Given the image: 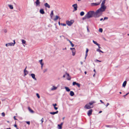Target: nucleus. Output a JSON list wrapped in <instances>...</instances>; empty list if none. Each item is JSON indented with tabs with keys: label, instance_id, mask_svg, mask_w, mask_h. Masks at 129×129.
Returning a JSON list of instances; mask_svg holds the SVG:
<instances>
[{
	"label": "nucleus",
	"instance_id": "f257e3e1",
	"mask_svg": "<svg viewBox=\"0 0 129 129\" xmlns=\"http://www.w3.org/2000/svg\"><path fill=\"white\" fill-rule=\"evenodd\" d=\"M104 11H105L100 8L95 12H94V17L95 18L99 17L102 15V12Z\"/></svg>",
	"mask_w": 129,
	"mask_h": 129
},
{
	"label": "nucleus",
	"instance_id": "f03ea898",
	"mask_svg": "<svg viewBox=\"0 0 129 129\" xmlns=\"http://www.w3.org/2000/svg\"><path fill=\"white\" fill-rule=\"evenodd\" d=\"M94 11H90L88 12L86 15L87 16V19L94 17Z\"/></svg>",
	"mask_w": 129,
	"mask_h": 129
},
{
	"label": "nucleus",
	"instance_id": "7ed1b4c3",
	"mask_svg": "<svg viewBox=\"0 0 129 129\" xmlns=\"http://www.w3.org/2000/svg\"><path fill=\"white\" fill-rule=\"evenodd\" d=\"M106 0H103L101 4V7L100 8L105 11L106 10L107 7L105 5Z\"/></svg>",
	"mask_w": 129,
	"mask_h": 129
},
{
	"label": "nucleus",
	"instance_id": "20e7f679",
	"mask_svg": "<svg viewBox=\"0 0 129 129\" xmlns=\"http://www.w3.org/2000/svg\"><path fill=\"white\" fill-rule=\"evenodd\" d=\"M93 107V106H90V105L89 104H86L84 107V108L87 109H89Z\"/></svg>",
	"mask_w": 129,
	"mask_h": 129
},
{
	"label": "nucleus",
	"instance_id": "39448f33",
	"mask_svg": "<svg viewBox=\"0 0 129 129\" xmlns=\"http://www.w3.org/2000/svg\"><path fill=\"white\" fill-rule=\"evenodd\" d=\"M74 21L73 20H71L70 21H67L66 23L69 26H71L73 23Z\"/></svg>",
	"mask_w": 129,
	"mask_h": 129
},
{
	"label": "nucleus",
	"instance_id": "423d86ee",
	"mask_svg": "<svg viewBox=\"0 0 129 129\" xmlns=\"http://www.w3.org/2000/svg\"><path fill=\"white\" fill-rule=\"evenodd\" d=\"M102 0H101L100 2H99L96 3H91V4L92 6H97L99 5L101 3Z\"/></svg>",
	"mask_w": 129,
	"mask_h": 129
},
{
	"label": "nucleus",
	"instance_id": "0eeeda50",
	"mask_svg": "<svg viewBox=\"0 0 129 129\" xmlns=\"http://www.w3.org/2000/svg\"><path fill=\"white\" fill-rule=\"evenodd\" d=\"M72 7L74 8V11H76L77 10V8L78 7L77 5V4H73L72 5Z\"/></svg>",
	"mask_w": 129,
	"mask_h": 129
},
{
	"label": "nucleus",
	"instance_id": "6e6552de",
	"mask_svg": "<svg viewBox=\"0 0 129 129\" xmlns=\"http://www.w3.org/2000/svg\"><path fill=\"white\" fill-rule=\"evenodd\" d=\"M14 43H8L9 46H14L16 43L15 42V40L13 41Z\"/></svg>",
	"mask_w": 129,
	"mask_h": 129
},
{
	"label": "nucleus",
	"instance_id": "1a4fd4ad",
	"mask_svg": "<svg viewBox=\"0 0 129 129\" xmlns=\"http://www.w3.org/2000/svg\"><path fill=\"white\" fill-rule=\"evenodd\" d=\"M73 85H77L79 87H80V84L77 83L76 82H74L73 83Z\"/></svg>",
	"mask_w": 129,
	"mask_h": 129
},
{
	"label": "nucleus",
	"instance_id": "9d476101",
	"mask_svg": "<svg viewBox=\"0 0 129 129\" xmlns=\"http://www.w3.org/2000/svg\"><path fill=\"white\" fill-rule=\"evenodd\" d=\"M92 109H90V110H89L87 112L88 115L89 116H90L92 114Z\"/></svg>",
	"mask_w": 129,
	"mask_h": 129
},
{
	"label": "nucleus",
	"instance_id": "9b49d317",
	"mask_svg": "<svg viewBox=\"0 0 129 129\" xmlns=\"http://www.w3.org/2000/svg\"><path fill=\"white\" fill-rule=\"evenodd\" d=\"M63 124V122H61L60 124L58 125V129H61L62 128V125Z\"/></svg>",
	"mask_w": 129,
	"mask_h": 129
},
{
	"label": "nucleus",
	"instance_id": "f8f14e48",
	"mask_svg": "<svg viewBox=\"0 0 129 129\" xmlns=\"http://www.w3.org/2000/svg\"><path fill=\"white\" fill-rule=\"evenodd\" d=\"M30 75L34 80L35 81L37 80V79L35 77V75L34 74H31Z\"/></svg>",
	"mask_w": 129,
	"mask_h": 129
},
{
	"label": "nucleus",
	"instance_id": "ddd939ff",
	"mask_svg": "<svg viewBox=\"0 0 129 129\" xmlns=\"http://www.w3.org/2000/svg\"><path fill=\"white\" fill-rule=\"evenodd\" d=\"M35 3L36 4V6H40V1H36L35 2Z\"/></svg>",
	"mask_w": 129,
	"mask_h": 129
},
{
	"label": "nucleus",
	"instance_id": "4468645a",
	"mask_svg": "<svg viewBox=\"0 0 129 129\" xmlns=\"http://www.w3.org/2000/svg\"><path fill=\"white\" fill-rule=\"evenodd\" d=\"M44 6L47 8H50V6L47 3H45L44 5Z\"/></svg>",
	"mask_w": 129,
	"mask_h": 129
},
{
	"label": "nucleus",
	"instance_id": "2eb2a0df",
	"mask_svg": "<svg viewBox=\"0 0 129 129\" xmlns=\"http://www.w3.org/2000/svg\"><path fill=\"white\" fill-rule=\"evenodd\" d=\"M26 67L25 69L24 70V76H25L28 73V72L26 70Z\"/></svg>",
	"mask_w": 129,
	"mask_h": 129
},
{
	"label": "nucleus",
	"instance_id": "dca6fc26",
	"mask_svg": "<svg viewBox=\"0 0 129 129\" xmlns=\"http://www.w3.org/2000/svg\"><path fill=\"white\" fill-rule=\"evenodd\" d=\"M88 48H87L86 49V53H85V59H86V57H87V55H88Z\"/></svg>",
	"mask_w": 129,
	"mask_h": 129
},
{
	"label": "nucleus",
	"instance_id": "f3484780",
	"mask_svg": "<svg viewBox=\"0 0 129 129\" xmlns=\"http://www.w3.org/2000/svg\"><path fill=\"white\" fill-rule=\"evenodd\" d=\"M40 12L41 14H43L45 13L44 11V10L42 9L40 10Z\"/></svg>",
	"mask_w": 129,
	"mask_h": 129
},
{
	"label": "nucleus",
	"instance_id": "a211bd4d",
	"mask_svg": "<svg viewBox=\"0 0 129 129\" xmlns=\"http://www.w3.org/2000/svg\"><path fill=\"white\" fill-rule=\"evenodd\" d=\"M28 110L30 112L32 113H34V111H33L31 109L30 107H28Z\"/></svg>",
	"mask_w": 129,
	"mask_h": 129
},
{
	"label": "nucleus",
	"instance_id": "6ab92c4d",
	"mask_svg": "<svg viewBox=\"0 0 129 129\" xmlns=\"http://www.w3.org/2000/svg\"><path fill=\"white\" fill-rule=\"evenodd\" d=\"M58 111H57L55 112H50V114H51L52 115H54L55 114H57L58 113Z\"/></svg>",
	"mask_w": 129,
	"mask_h": 129
},
{
	"label": "nucleus",
	"instance_id": "aec40b11",
	"mask_svg": "<svg viewBox=\"0 0 129 129\" xmlns=\"http://www.w3.org/2000/svg\"><path fill=\"white\" fill-rule=\"evenodd\" d=\"M72 55L73 56H74L75 55L76 52L75 49L74 48V50L73 49V50H72Z\"/></svg>",
	"mask_w": 129,
	"mask_h": 129
},
{
	"label": "nucleus",
	"instance_id": "412c9836",
	"mask_svg": "<svg viewBox=\"0 0 129 129\" xmlns=\"http://www.w3.org/2000/svg\"><path fill=\"white\" fill-rule=\"evenodd\" d=\"M74 94V92L72 91H71L70 92V95L71 96H73Z\"/></svg>",
	"mask_w": 129,
	"mask_h": 129
},
{
	"label": "nucleus",
	"instance_id": "4be33fe9",
	"mask_svg": "<svg viewBox=\"0 0 129 129\" xmlns=\"http://www.w3.org/2000/svg\"><path fill=\"white\" fill-rule=\"evenodd\" d=\"M64 88L66 89L67 91L69 92L70 91V89L68 87H65Z\"/></svg>",
	"mask_w": 129,
	"mask_h": 129
},
{
	"label": "nucleus",
	"instance_id": "5701e85b",
	"mask_svg": "<svg viewBox=\"0 0 129 129\" xmlns=\"http://www.w3.org/2000/svg\"><path fill=\"white\" fill-rule=\"evenodd\" d=\"M8 5L10 9H13V7L12 5Z\"/></svg>",
	"mask_w": 129,
	"mask_h": 129
},
{
	"label": "nucleus",
	"instance_id": "b1692460",
	"mask_svg": "<svg viewBox=\"0 0 129 129\" xmlns=\"http://www.w3.org/2000/svg\"><path fill=\"white\" fill-rule=\"evenodd\" d=\"M126 81H125L123 83L122 86L123 87H125L126 86Z\"/></svg>",
	"mask_w": 129,
	"mask_h": 129
},
{
	"label": "nucleus",
	"instance_id": "393cba45",
	"mask_svg": "<svg viewBox=\"0 0 129 129\" xmlns=\"http://www.w3.org/2000/svg\"><path fill=\"white\" fill-rule=\"evenodd\" d=\"M95 102L94 101H92L89 102V104L90 105H92L94 103H95Z\"/></svg>",
	"mask_w": 129,
	"mask_h": 129
},
{
	"label": "nucleus",
	"instance_id": "a878e982",
	"mask_svg": "<svg viewBox=\"0 0 129 129\" xmlns=\"http://www.w3.org/2000/svg\"><path fill=\"white\" fill-rule=\"evenodd\" d=\"M59 17L58 16H55V18L54 19V20H56L59 18Z\"/></svg>",
	"mask_w": 129,
	"mask_h": 129
},
{
	"label": "nucleus",
	"instance_id": "bb28decb",
	"mask_svg": "<svg viewBox=\"0 0 129 129\" xmlns=\"http://www.w3.org/2000/svg\"><path fill=\"white\" fill-rule=\"evenodd\" d=\"M21 41L22 43L23 44H25L26 43V41L25 40H24L22 39L21 40Z\"/></svg>",
	"mask_w": 129,
	"mask_h": 129
},
{
	"label": "nucleus",
	"instance_id": "cd10ccee",
	"mask_svg": "<svg viewBox=\"0 0 129 129\" xmlns=\"http://www.w3.org/2000/svg\"><path fill=\"white\" fill-rule=\"evenodd\" d=\"M56 88H57V87H55L54 86H53V87L51 89V90H55V89H56Z\"/></svg>",
	"mask_w": 129,
	"mask_h": 129
},
{
	"label": "nucleus",
	"instance_id": "c85d7f7f",
	"mask_svg": "<svg viewBox=\"0 0 129 129\" xmlns=\"http://www.w3.org/2000/svg\"><path fill=\"white\" fill-rule=\"evenodd\" d=\"M93 42L96 45H99V44L98 43L96 42L94 40H93Z\"/></svg>",
	"mask_w": 129,
	"mask_h": 129
},
{
	"label": "nucleus",
	"instance_id": "c756f323",
	"mask_svg": "<svg viewBox=\"0 0 129 129\" xmlns=\"http://www.w3.org/2000/svg\"><path fill=\"white\" fill-rule=\"evenodd\" d=\"M84 14V12L82 11L80 13V15L81 16H83Z\"/></svg>",
	"mask_w": 129,
	"mask_h": 129
},
{
	"label": "nucleus",
	"instance_id": "7c9ffc66",
	"mask_svg": "<svg viewBox=\"0 0 129 129\" xmlns=\"http://www.w3.org/2000/svg\"><path fill=\"white\" fill-rule=\"evenodd\" d=\"M86 19H87V16L86 14L85 16L82 19L83 20H84Z\"/></svg>",
	"mask_w": 129,
	"mask_h": 129
},
{
	"label": "nucleus",
	"instance_id": "2f4dec72",
	"mask_svg": "<svg viewBox=\"0 0 129 129\" xmlns=\"http://www.w3.org/2000/svg\"><path fill=\"white\" fill-rule=\"evenodd\" d=\"M53 11H51V12L50 15L51 17L52 16H53Z\"/></svg>",
	"mask_w": 129,
	"mask_h": 129
},
{
	"label": "nucleus",
	"instance_id": "473e14b6",
	"mask_svg": "<svg viewBox=\"0 0 129 129\" xmlns=\"http://www.w3.org/2000/svg\"><path fill=\"white\" fill-rule=\"evenodd\" d=\"M42 61H43V60L42 59H41V60H40L39 61V62H40V64H41V65L42 64H44L42 62Z\"/></svg>",
	"mask_w": 129,
	"mask_h": 129
},
{
	"label": "nucleus",
	"instance_id": "72a5a7b5",
	"mask_svg": "<svg viewBox=\"0 0 129 129\" xmlns=\"http://www.w3.org/2000/svg\"><path fill=\"white\" fill-rule=\"evenodd\" d=\"M106 127H112V126L110 125H107L105 126Z\"/></svg>",
	"mask_w": 129,
	"mask_h": 129
},
{
	"label": "nucleus",
	"instance_id": "f704fd0d",
	"mask_svg": "<svg viewBox=\"0 0 129 129\" xmlns=\"http://www.w3.org/2000/svg\"><path fill=\"white\" fill-rule=\"evenodd\" d=\"M99 31L100 32L102 33L103 32V29L102 28H100Z\"/></svg>",
	"mask_w": 129,
	"mask_h": 129
},
{
	"label": "nucleus",
	"instance_id": "c9c22d12",
	"mask_svg": "<svg viewBox=\"0 0 129 129\" xmlns=\"http://www.w3.org/2000/svg\"><path fill=\"white\" fill-rule=\"evenodd\" d=\"M60 24L61 25H63V26H66V24H64V23H61Z\"/></svg>",
	"mask_w": 129,
	"mask_h": 129
},
{
	"label": "nucleus",
	"instance_id": "e433bc0d",
	"mask_svg": "<svg viewBox=\"0 0 129 129\" xmlns=\"http://www.w3.org/2000/svg\"><path fill=\"white\" fill-rule=\"evenodd\" d=\"M2 115L4 117L5 115V113L4 112H3L2 113Z\"/></svg>",
	"mask_w": 129,
	"mask_h": 129
},
{
	"label": "nucleus",
	"instance_id": "4c0bfd02",
	"mask_svg": "<svg viewBox=\"0 0 129 129\" xmlns=\"http://www.w3.org/2000/svg\"><path fill=\"white\" fill-rule=\"evenodd\" d=\"M96 51L98 52H101V50L99 49H98L96 50Z\"/></svg>",
	"mask_w": 129,
	"mask_h": 129
},
{
	"label": "nucleus",
	"instance_id": "58836bf2",
	"mask_svg": "<svg viewBox=\"0 0 129 129\" xmlns=\"http://www.w3.org/2000/svg\"><path fill=\"white\" fill-rule=\"evenodd\" d=\"M36 95L38 98H40V95L38 93H37L36 94Z\"/></svg>",
	"mask_w": 129,
	"mask_h": 129
},
{
	"label": "nucleus",
	"instance_id": "ea45409f",
	"mask_svg": "<svg viewBox=\"0 0 129 129\" xmlns=\"http://www.w3.org/2000/svg\"><path fill=\"white\" fill-rule=\"evenodd\" d=\"M43 119H44L43 118H42L41 120V121L42 122L41 123H42V124L43 122L44 121V120H43Z\"/></svg>",
	"mask_w": 129,
	"mask_h": 129
},
{
	"label": "nucleus",
	"instance_id": "a19ab883",
	"mask_svg": "<svg viewBox=\"0 0 129 129\" xmlns=\"http://www.w3.org/2000/svg\"><path fill=\"white\" fill-rule=\"evenodd\" d=\"M47 71V69H46L43 70V72L45 73V72H46Z\"/></svg>",
	"mask_w": 129,
	"mask_h": 129
},
{
	"label": "nucleus",
	"instance_id": "79ce46f5",
	"mask_svg": "<svg viewBox=\"0 0 129 129\" xmlns=\"http://www.w3.org/2000/svg\"><path fill=\"white\" fill-rule=\"evenodd\" d=\"M69 77V78H67V79L68 80H70L71 79V77Z\"/></svg>",
	"mask_w": 129,
	"mask_h": 129
},
{
	"label": "nucleus",
	"instance_id": "37998d69",
	"mask_svg": "<svg viewBox=\"0 0 129 129\" xmlns=\"http://www.w3.org/2000/svg\"><path fill=\"white\" fill-rule=\"evenodd\" d=\"M108 17H104V20H105V19H108Z\"/></svg>",
	"mask_w": 129,
	"mask_h": 129
},
{
	"label": "nucleus",
	"instance_id": "c03bdc74",
	"mask_svg": "<svg viewBox=\"0 0 129 129\" xmlns=\"http://www.w3.org/2000/svg\"><path fill=\"white\" fill-rule=\"evenodd\" d=\"M26 122L27 123L28 125H29L30 124V122L29 121H26Z\"/></svg>",
	"mask_w": 129,
	"mask_h": 129
},
{
	"label": "nucleus",
	"instance_id": "a18cd8bd",
	"mask_svg": "<svg viewBox=\"0 0 129 129\" xmlns=\"http://www.w3.org/2000/svg\"><path fill=\"white\" fill-rule=\"evenodd\" d=\"M57 104H52V105L54 106V107H55L56 106H57Z\"/></svg>",
	"mask_w": 129,
	"mask_h": 129
},
{
	"label": "nucleus",
	"instance_id": "49530a36",
	"mask_svg": "<svg viewBox=\"0 0 129 129\" xmlns=\"http://www.w3.org/2000/svg\"><path fill=\"white\" fill-rule=\"evenodd\" d=\"M109 103H107V104L106 105V107H107L109 105Z\"/></svg>",
	"mask_w": 129,
	"mask_h": 129
},
{
	"label": "nucleus",
	"instance_id": "de8ad7c7",
	"mask_svg": "<svg viewBox=\"0 0 129 129\" xmlns=\"http://www.w3.org/2000/svg\"><path fill=\"white\" fill-rule=\"evenodd\" d=\"M54 109L55 110H57L58 109V108L57 107H54Z\"/></svg>",
	"mask_w": 129,
	"mask_h": 129
},
{
	"label": "nucleus",
	"instance_id": "09e8293b",
	"mask_svg": "<svg viewBox=\"0 0 129 129\" xmlns=\"http://www.w3.org/2000/svg\"><path fill=\"white\" fill-rule=\"evenodd\" d=\"M71 45L72 47H73L74 46V45L72 43L71 44Z\"/></svg>",
	"mask_w": 129,
	"mask_h": 129
},
{
	"label": "nucleus",
	"instance_id": "8fccbe9b",
	"mask_svg": "<svg viewBox=\"0 0 129 129\" xmlns=\"http://www.w3.org/2000/svg\"><path fill=\"white\" fill-rule=\"evenodd\" d=\"M7 31L6 29H5L4 30V32L5 33H6L7 32Z\"/></svg>",
	"mask_w": 129,
	"mask_h": 129
},
{
	"label": "nucleus",
	"instance_id": "3c124183",
	"mask_svg": "<svg viewBox=\"0 0 129 129\" xmlns=\"http://www.w3.org/2000/svg\"><path fill=\"white\" fill-rule=\"evenodd\" d=\"M66 74L67 75V76L68 77H70L69 75V74L68 73H66Z\"/></svg>",
	"mask_w": 129,
	"mask_h": 129
},
{
	"label": "nucleus",
	"instance_id": "603ef678",
	"mask_svg": "<svg viewBox=\"0 0 129 129\" xmlns=\"http://www.w3.org/2000/svg\"><path fill=\"white\" fill-rule=\"evenodd\" d=\"M6 46L7 47L9 46L8 43H7L6 44Z\"/></svg>",
	"mask_w": 129,
	"mask_h": 129
},
{
	"label": "nucleus",
	"instance_id": "864d4df0",
	"mask_svg": "<svg viewBox=\"0 0 129 129\" xmlns=\"http://www.w3.org/2000/svg\"><path fill=\"white\" fill-rule=\"evenodd\" d=\"M100 101L102 103H103V104H104V103L102 101V100H100Z\"/></svg>",
	"mask_w": 129,
	"mask_h": 129
},
{
	"label": "nucleus",
	"instance_id": "5fc2aeb1",
	"mask_svg": "<svg viewBox=\"0 0 129 129\" xmlns=\"http://www.w3.org/2000/svg\"><path fill=\"white\" fill-rule=\"evenodd\" d=\"M44 64H42L41 65V69H42V68H43V66Z\"/></svg>",
	"mask_w": 129,
	"mask_h": 129
},
{
	"label": "nucleus",
	"instance_id": "6e6d98bb",
	"mask_svg": "<svg viewBox=\"0 0 129 129\" xmlns=\"http://www.w3.org/2000/svg\"><path fill=\"white\" fill-rule=\"evenodd\" d=\"M96 61H97L99 62H101V61H100V60H98V59H96Z\"/></svg>",
	"mask_w": 129,
	"mask_h": 129
},
{
	"label": "nucleus",
	"instance_id": "4d7b16f0",
	"mask_svg": "<svg viewBox=\"0 0 129 129\" xmlns=\"http://www.w3.org/2000/svg\"><path fill=\"white\" fill-rule=\"evenodd\" d=\"M98 46V48L99 49L101 48V47L100 46V45L99 44V45H97Z\"/></svg>",
	"mask_w": 129,
	"mask_h": 129
},
{
	"label": "nucleus",
	"instance_id": "13d9d810",
	"mask_svg": "<svg viewBox=\"0 0 129 129\" xmlns=\"http://www.w3.org/2000/svg\"><path fill=\"white\" fill-rule=\"evenodd\" d=\"M70 49L72 50H73V49H74V48H70Z\"/></svg>",
	"mask_w": 129,
	"mask_h": 129
},
{
	"label": "nucleus",
	"instance_id": "bf43d9fd",
	"mask_svg": "<svg viewBox=\"0 0 129 129\" xmlns=\"http://www.w3.org/2000/svg\"><path fill=\"white\" fill-rule=\"evenodd\" d=\"M15 117H16V116H14V119L15 120H17V119H16V118Z\"/></svg>",
	"mask_w": 129,
	"mask_h": 129
},
{
	"label": "nucleus",
	"instance_id": "052dcab7",
	"mask_svg": "<svg viewBox=\"0 0 129 129\" xmlns=\"http://www.w3.org/2000/svg\"><path fill=\"white\" fill-rule=\"evenodd\" d=\"M14 127H17V125L16 124H14Z\"/></svg>",
	"mask_w": 129,
	"mask_h": 129
},
{
	"label": "nucleus",
	"instance_id": "680f3d73",
	"mask_svg": "<svg viewBox=\"0 0 129 129\" xmlns=\"http://www.w3.org/2000/svg\"><path fill=\"white\" fill-rule=\"evenodd\" d=\"M94 72L95 73H96V72L95 69H94L93 70Z\"/></svg>",
	"mask_w": 129,
	"mask_h": 129
},
{
	"label": "nucleus",
	"instance_id": "e2e57ef3",
	"mask_svg": "<svg viewBox=\"0 0 129 129\" xmlns=\"http://www.w3.org/2000/svg\"><path fill=\"white\" fill-rule=\"evenodd\" d=\"M66 50V47H65V48H63V50Z\"/></svg>",
	"mask_w": 129,
	"mask_h": 129
},
{
	"label": "nucleus",
	"instance_id": "0e129e2a",
	"mask_svg": "<svg viewBox=\"0 0 129 129\" xmlns=\"http://www.w3.org/2000/svg\"><path fill=\"white\" fill-rule=\"evenodd\" d=\"M103 20V18H101L100 19V21H102V20Z\"/></svg>",
	"mask_w": 129,
	"mask_h": 129
},
{
	"label": "nucleus",
	"instance_id": "69168bd1",
	"mask_svg": "<svg viewBox=\"0 0 129 129\" xmlns=\"http://www.w3.org/2000/svg\"><path fill=\"white\" fill-rule=\"evenodd\" d=\"M63 78H65V75H64L63 76Z\"/></svg>",
	"mask_w": 129,
	"mask_h": 129
},
{
	"label": "nucleus",
	"instance_id": "338daca9",
	"mask_svg": "<svg viewBox=\"0 0 129 129\" xmlns=\"http://www.w3.org/2000/svg\"><path fill=\"white\" fill-rule=\"evenodd\" d=\"M81 64H83V62H81Z\"/></svg>",
	"mask_w": 129,
	"mask_h": 129
},
{
	"label": "nucleus",
	"instance_id": "774afa93",
	"mask_svg": "<svg viewBox=\"0 0 129 129\" xmlns=\"http://www.w3.org/2000/svg\"><path fill=\"white\" fill-rule=\"evenodd\" d=\"M102 112V111H99V113H101Z\"/></svg>",
	"mask_w": 129,
	"mask_h": 129
}]
</instances>
